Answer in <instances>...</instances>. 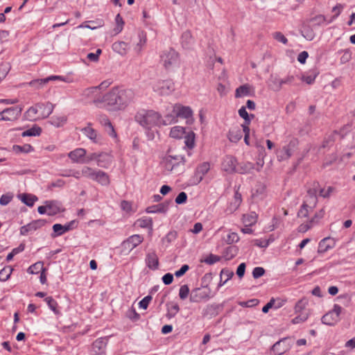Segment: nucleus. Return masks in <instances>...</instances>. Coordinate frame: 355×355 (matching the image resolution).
<instances>
[{
  "mask_svg": "<svg viewBox=\"0 0 355 355\" xmlns=\"http://www.w3.org/2000/svg\"><path fill=\"white\" fill-rule=\"evenodd\" d=\"M135 94L132 89L112 88L103 97V101L114 109H122L129 104L134 98Z\"/></svg>",
  "mask_w": 355,
  "mask_h": 355,
  "instance_id": "obj_1",
  "label": "nucleus"
},
{
  "mask_svg": "<svg viewBox=\"0 0 355 355\" xmlns=\"http://www.w3.org/2000/svg\"><path fill=\"white\" fill-rule=\"evenodd\" d=\"M136 121L145 128L161 126V114L152 110H141L135 115Z\"/></svg>",
  "mask_w": 355,
  "mask_h": 355,
  "instance_id": "obj_2",
  "label": "nucleus"
},
{
  "mask_svg": "<svg viewBox=\"0 0 355 355\" xmlns=\"http://www.w3.org/2000/svg\"><path fill=\"white\" fill-rule=\"evenodd\" d=\"M184 158L181 155L166 156L163 161L164 168L173 173L180 174L184 171Z\"/></svg>",
  "mask_w": 355,
  "mask_h": 355,
  "instance_id": "obj_3",
  "label": "nucleus"
},
{
  "mask_svg": "<svg viewBox=\"0 0 355 355\" xmlns=\"http://www.w3.org/2000/svg\"><path fill=\"white\" fill-rule=\"evenodd\" d=\"M316 191L309 190L306 200L297 213L300 218H306L311 212L317 204Z\"/></svg>",
  "mask_w": 355,
  "mask_h": 355,
  "instance_id": "obj_4",
  "label": "nucleus"
},
{
  "mask_svg": "<svg viewBox=\"0 0 355 355\" xmlns=\"http://www.w3.org/2000/svg\"><path fill=\"white\" fill-rule=\"evenodd\" d=\"M299 141L295 138H292L287 145L277 152V156L279 161H284L289 159L297 148Z\"/></svg>",
  "mask_w": 355,
  "mask_h": 355,
  "instance_id": "obj_5",
  "label": "nucleus"
},
{
  "mask_svg": "<svg viewBox=\"0 0 355 355\" xmlns=\"http://www.w3.org/2000/svg\"><path fill=\"white\" fill-rule=\"evenodd\" d=\"M144 241V237L140 234H134L129 236L121 244V254L127 255L134 248L137 247Z\"/></svg>",
  "mask_w": 355,
  "mask_h": 355,
  "instance_id": "obj_6",
  "label": "nucleus"
},
{
  "mask_svg": "<svg viewBox=\"0 0 355 355\" xmlns=\"http://www.w3.org/2000/svg\"><path fill=\"white\" fill-rule=\"evenodd\" d=\"M161 60L166 69H171L179 64L178 53L175 50L170 49L163 52L161 55Z\"/></svg>",
  "mask_w": 355,
  "mask_h": 355,
  "instance_id": "obj_7",
  "label": "nucleus"
},
{
  "mask_svg": "<svg viewBox=\"0 0 355 355\" xmlns=\"http://www.w3.org/2000/svg\"><path fill=\"white\" fill-rule=\"evenodd\" d=\"M153 89L161 96H168L175 91V84L171 80H158L154 83Z\"/></svg>",
  "mask_w": 355,
  "mask_h": 355,
  "instance_id": "obj_8",
  "label": "nucleus"
},
{
  "mask_svg": "<svg viewBox=\"0 0 355 355\" xmlns=\"http://www.w3.org/2000/svg\"><path fill=\"white\" fill-rule=\"evenodd\" d=\"M22 109L19 106L6 108L0 112V121H13L17 120L21 115Z\"/></svg>",
  "mask_w": 355,
  "mask_h": 355,
  "instance_id": "obj_9",
  "label": "nucleus"
},
{
  "mask_svg": "<svg viewBox=\"0 0 355 355\" xmlns=\"http://www.w3.org/2000/svg\"><path fill=\"white\" fill-rule=\"evenodd\" d=\"M173 111L176 112L178 118L185 119L188 123L193 121V111L190 107L177 103L173 105Z\"/></svg>",
  "mask_w": 355,
  "mask_h": 355,
  "instance_id": "obj_10",
  "label": "nucleus"
},
{
  "mask_svg": "<svg viewBox=\"0 0 355 355\" xmlns=\"http://www.w3.org/2000/svg\"><path fill=\"white\" fill-rule=\"evenodd\" d=\"M237 165L238 162L235 157L232 155H226L223 159L221 167L224 171L228 173H236Z\"/></svg>",
  "mask_w": 355,
  "mask_h": 355,
  "instance_id": "obj_11",
  "label": "nucleus"
},
{
  "mask_svg": "<svg viewBox=\"0 0 355 355\" xmlns=\"http://www.w3.org/2000/svg\"><path fill=\"white\" fill-rule=\"evenodd\" d=\"M291 344L287 338H284L276 342L271 347L274 355H282L291 348Z\"/></svg>",
  "mask_w": 355,
  "mask_h": 355,
  "instance_id": "obj_12",
  "label": "nucleus"
},
{
  "mask_svg": "<svg viewBox=\"0 0 355 355\" xmlns=\"http://www.w3.org/2000/svg\"><path fill=\"white\" fill-rule=\"evenodd\" d=\"M210 298L209 291L202 290L200 288L193 289L191 292L189 300L191 302L198 303L206 301Z\"/></svg>",
  "mask_w": 355,
  "mask_h": 355,
  "instance_id": "obj_13",
  "label": "nucleus"
},
{
  "mask_svg": "<svg viewBox=\"0 0 355 355\" xmlns=\"http://www.w3.org/2000/svg\"><path fill=\"white\" fill-rule=\"evenodd\" d=\"M209 170L210 164L209 162H203L198 165L195 171L193 184H198L200 183Z\"/></svg>",
  "mask_w": 355,
  "mask_h": 355,
  "instance_id": "obj_14",
  "label": "nucleus"
},
{
  "mask_svg": "<svg viewBox=\"0 0 355 355\" xmlns=\"http://www.w3.org/2000/svg\"><path fill=\"white\" fill-rule=\"evenodd\" d=\"M45 225L44 220H35L30 223L21 227L20 228V234L23 236L27 235L28 233L33 232L37 229L42 227Z\"/></svg>",
  "mask_w": 355,
  "mask_h": 355,
  "instance_id": "obj_15",
  "label": "nucleus"
},
{
  "mask_svg": "<svg viewBox=\"0 0 355 355\" xmlns=\"http://www.w3.org/2000/svg\"><path fill=\"white\" fill-rule=\"evenodd\" d=\"M86 150L83 148H77L68 153V157L73 163L85 164Z\"/></svg>",
  "mask_w": 355,
  "mask_h": 355,
  "instance_id": "obj_16",
  "label": "nucleus"
},
{
  "mask_svg": "<svg viewBox=\"0 0 355 355\" xmlns=\"http://www.w3.org/2000/svg\"><path fill=\"white\" fill-rule=\"evenodd\" d=\"M80 131L93 143L99 144L101 141V136L98 135L92 127L91 123H88L87 126L81 128Z\"/></svg>",
  "mask_w": 355,
  "mask_h": 355,
  "instance_id": "obj_17",
  "label": "nucleus"
},
{
  "mask_svg": "<svg viewBox=\"0 0 355 355\" xmlns=\"http://www.w3.org/2000/svg\"><path fill=\"white\" fill-rule=\"evenodd\" d=\"M98 121L105 128V131L110 137L114 138L116 137V133L114 128L106 115H99L98 116Z\"/></svg>",
  "mask_w": 355,
  "mask_h": 355,
  "instance_id": "obj_18",
  "label": "nucleus"
},
{
  "mask_svg": "<svg viewBox=\"0 0 355 355\" xmlns=\"http://www.w3.org/2000/svg\"><path fill=\"white\" fill-rule=\"evenodd\" d=\"M145 263L149 269L157 270L159 266V259L156 252L154 251L148 252L145 258Z\"/></svg>",
  "mask_w": 355,
  "mask_h": 355,
  "instance_id": "obj_19",
  "label": "nucleus"
},
{
  "mask_svg": "<svg viewBox=\"0 0 355 355\" xmlns=\"http://www.w3.org/2000/svg\"><path fill=\"white\" fill-rule=\"evenodd\" d=\"M336 245V241L333 238L326 237L322 239L318 244V252L324 253L329 250L332 249Z\"/></svg>",
  "mask_w": 355,
  "mask_h": 355,
  "instance_id": "obj_20",
  "label": "nucleus"
},
{
  "mask_svg": "<svg viewBox=\"0 0 355 355\" xmlns=\"http://www.w3.org/2000/svg\"><path fill=\"white\" fill-rule=\"evenodd\" d=\"M319 186L318 183L314 184V187L310 190L316 191V194L318 193L319 196L324 198H329L333 194L336 193V189L331 186H328L324 188H318Z\"/></svg>",
  "mask_w": 355,
  "mask_h": 355,
  "instance_id": "obj_21",
  "label": "nucleus"
},
{
  "mask_svg": "<svg viewBox=\"0 0 355 355\" xmlns=\"http://www.w3.org/2000/svg\"><path fill=\"white\" fill-rule=\"evenodd\" d=\"M38 104L39 115L41 119H46L53 112L54 105L50 102L40 103Z\"/></svg>",
  "mask_w": 355,
  "mask_h": 355,
  "instance_id": "obj_22",
  "label": "nucleus"
},
{
  "mask_svg": "<svg viewBox=\"0 0 355 355\" xmlns=\"http://www.w3.org/2000/svg\"><path fill=\"white\" fill-rule=\"evenodd\" d=\"M113 162V157L110 153H100L96 164L101 168H108Z\"/></svg>",
  "mask_w": 355,
  "mask_h": 355,
  "instance_id": "obj_23",
  "label": "nucleus"
},
{
  "mask_svg": "<svg viewBox=\"0 0 355 355\" xmlns=\"http://www.w3.org/2000/svg\"><path fill=\"white\" fill-rule=\"evenodd\" d=\"M51 80L62 81V76L53 75V76H50L46 78L34 80L31 81L29 83V85L39 88L40 87L42 86L43 85H44L45 83H47L48 82H49Z\"/></svg>",
  "mask_w": 355,
  "mask_h": 355,
  "instance_id": "obj_24",
  "label": "nucleus"
},
{
  "mask_svg": "<svg viewBox=\"0 0 355 355\" xmlns=\"http://www.w3.org/2000/svg\"><path fill=\"white\" fill-rule=\"evenodd\" d=\"M168 202H162L146 208V211L148 214L162 213L165 214L168 209Z\"/></svg>",
  "mask_w": 355,
  "mask_h": 355,
  "instance_id": "obj_25",
  "label": "nucleus"
},
{
  "mask_svg": "<svg viewBox=\"0 0 355 355\" xmlns=\"http://www.w3.org/2000/svg\"><path fill=\"white\" fill-rule=\"evenodd\" d=\"M93 180L97 182L102 186H107L110 184L109 175L103 171L96 170Z\"/></svg>",
  "mask_w": 355,
  "mask_h": 355,
  "instance_id": "obj_26",
  "label": "nucleus"
},
{
  "mask_svg": "<svg viewBox=\"0 0 355 355\" xmlns=\"http://www.w3.org/2000/svg\"><path fill=\"white\" fill-rule=\"evenodd\" d=\"M100 93V87H92L86 89L83 94L87 97L93 98L94 103H103V99L100 100L97 96Z\"/></svg>",
  "mask_w": 355,
  "mask_h": 355,
  "instance_id": "obj_27",
  "label": "nucleus"
},
{
  "mask_svg": "<svg viewBox=\"0 0 355 355\" xmlns=\"http://www.w3.org/2000/svg\"><path fill=\"white\" fill-rule=\"evenodd\" d=\"M107 345V340L105 338L96 339L92 344V349L96 354H102Z\"/></svg>",
  "mask_w": 355,
  "mask_h": 355,
  "instance_id": "obj_28",
  "label": "nucleus"
},
{
  "mask_svg": "<svg viewBox=\"0 0 355 355\" xmlns=\"http://www.w3.org/2000/svg\"><path fill=\"white\" fill-rule=\"evenodd\" d=\"M178 115L176 112L173 111V105L172 106V110L170 112L166 114L164 118L161 116L160 125H168L172 123H175L177 122Z\"/></svg>",
  "mask_w": 355,
  "mask_h": 355,
  "instance_id": "obj_29",
  "label": "nucleus"
},
{
  "mask_svg": "<svg viewBox=\"0 0 355 355\" xmlns=\"http://www.w3.org/2000/svg\"><path fill=\"white\" fill-rule=\"evenodd\" d=\"M129 49L130 46L128 44L123 41L115 42L112 44L113 51L121 55H125Z\"/></svg>",
  "mask_w": 355,
  "mask_h": 355,
  "instance_id": "obj_30",
  "label": "nucleus"
},
{
  "mask_svg": "<svg viewBox=\"0 0 355 355\" xmlns=\"http://www.w3.org/2000/svg\"><path fill=\"white\" fill-rule=\"evenodd\" d=\"M318 74L319 71L316 68L311 69L302 76L301 80L308 85H311L315 82V80Z\"/></svg>",
  "mask_w": 355,
  "mask_h": 355,
  "instance_id": "obj_31",
  "label": "nucleus"
},
{
  "mask_svg": "<svg viewBox=\"0 0 355 355\" xmlns=\"http://www.w3.org/2000/svg\"><path fill=\"white\" fill-rule=\"evenodd\" d=\"M227 137L231 142L236 143L242 138L243 131L238 126L233 127L230 130Z\"/></svg>",
  "mask_w": 355,
  "mask_h": 355,
  "instance_id": "obj_32",
  "label": "nucleus"
},
{
  "mask_svg": "<svg viewBox=\"0 0 355 355\" xmlns=\"http://www.w3.org/2000/svg\"><path fill=\"white\" fill-rule=\"evenodd\" d=\"M47 215L54 216L60 211V205L57 201H46Z\"/></svg>",
  "mask_w": 355,
  "mask_h": 355,
  "instance_id": "obj_33",
  "label": "nucleus"
},
{
  "mask_svg": "<svg viewBox=\"0 0 355 355\" xmlns=\"http://www.w3.org/2000/svg\"><path fill=\"white\" fill-rule=\"evenodd\" d=\"M44 301L46 302L49 308L53 312L55 315H61L60 308L59 307L58 302L51 296L46 297L44 299Z\"/></svg>",
  "mask_w": 355,
  "mask_h": 355,
  "instance_id": "obj_34",
  "label": "nucleus"
},
{
  "mask_svg": "<svg viewBox=\"0 0 355 355\" xmlns=\"http://www.w3.org/2000/svg\"><path fill=\"white\" fill-rule=\"evenodd\" d=\"M255 168V165L250 162L238 164L236 173L241 174L250 173Z\"/></svg>",
  "mask_w": 355,
  "mask_h": 355,
  "instance_id": "obj_35",
  "label": "nucleus"
},
{
  "mask_svg": "<svg viewBox=\"0 0 355 355\" xmlns=\"http://www.w3.org/2000/svg\"><path fill=\"white\" fill-rule=\"evenodd\" d=\"M26 117L30 121H35L37 119H41L39 115V107L38 104L37 103L33 107H31L26 112Z\"/></svg>",
  "mask_w": 355,
  "mask_h": 355,
  "instance_id": "obj_36",
  "label": "nucleus"
},
{
  "mask_svg": "<svg viewBox=\"0 0 355 355\" xmlns=\"http://www.w3.org/2000/svg\"><path fill=\"white\" fill-rule=\"evenodd\" d=\"M135 225L141 228H148L150 231L153 230V220L150 217L144 216L138 219Z\"/></svg>",
  "mask_w": 355,
  "mask_h": 355,
  "instance_id": "obj_37",
  "label": "nucleus"
},
{
  "mask_svg": "<svg viewBox=\"0 0 355 355\" xmlns=\"http://www.w3.org/2000/svg\"><path fill=\"white\" fill-rule=\"evenodd\" d=\"M239 116L245 120L243 124L241 125L242 128L244 126L249 127V125L251 122V119L254 117V114L249 115L248 112L246 111L245 107L243 106L239 110Z\"/></svg>",
  "mask_w": 355,
  "mask_h": 355,
  "instance_id": "obj_38",
  "label": "nucleus"
},
{
  "mask_svg": "<svg viewBox=\"0 0 355 355\" xmlns=\"http://www.w3.org/2000/svg\"><path fill=\"white\" fill-rule=\"evenodd\" d=\"M182 44L185 49H189L193 43V38L190 31H185L182 35Z\"/></svg>",
  "mask_w": 355,
  "mask_h": 355,
  "instance_id": "obj_39",
  "label": "nucleus"
},
{
  "mask_svg": "<svg viewBox=\"0 0 355 355\" xmlns=\"http://www.w3.org/2000/svg\"><path fill=\"white\" fill-rule=\"evenodd\" d=\"M257 220V214L254 211L245 214L243 216V222L245 227L252 226L256 223Z\"/></svg>",
  "mask_w": 355,
  "mask_h": 355,
  "instance_id": "obj_40",
  "label": "nucleus"
},
{
  "mask_svg": "<svg viewBox=\"0 0 355 355\" xmlns=\"http://www.w3.org/2000/svg\"><path fill=\"white\" fill-rule=\"evenodd\" d=\"M67 118L66 116H53L51 118L49 123L56 127L59 128L63 126L67 122Z\"/></svg>",
  "mask_w": 355,
  "mask_h": 355,
  "instance_id": "obj_41",
  "label": "nucleus"
},
{
  "mask_svg": "<svg viewBox=\"0 0 355 355\" xmlns=\"http://www.w3.org/2000/svg\"><path fill=\"white\" fill-rule=\"evenodd\" d=\"M308 304H309V300L307 298L304 297V298L300 300L296 303V304L295 306V313H301L308 312L306 310V308L308 306Z\"/></svg>",
  "mask_w": 355,
  "mask_h": 355,
  "instance_id": "obj_42",
  "label": "nucleus"
},
{
  "mask_svg": "<svg viewBox=\"0 0 355 355\" xmlns=\"http://www.w3.org/2000/svg\"><path fill=\"white\" fill-rule=\"evenodd\" d=\"M146 43V35L141 32L138 34V42L136 44V45L134 46V51L139 53L141 52L143 46Z\"/></svg>",
  "mask_w": 355,
  "mask_h": 355,
  "instance_id": "obj_43",
  "label": "nucleus"
},
{
  "mask_svg": "<svg viewBox=\"0 0 355 355\" xmlns=\"http://www.w3.org/2000/svg\"><path fill=\"white\" fill-rule=\"evenodd\" d=\"M242 202V196L241 194L239 192L238 189L235 191L234 200L230 203V209L233 211L236 210L240 206Z\"/></svg>",
  "mask_w": 355,
  "mask_h": 355,
  "instance_id": "obj_44",
  "label": "nucleus"
},
{
  "mask_svg": "<svg viewBox=\"0 0 355 355\" xmlns=\"http://www.w3.org/2000/svg\"><path fill=\"white\" fill-rule=\"evenodd\" d=\"M239 249L236 246L231 245L225 250L223 255L227 260H230L237 255Z\"/></svg>",
  "mask_w": 355,
  "mask_h": 355,
  "instance_id": "obj_45",
  "label": "nucleus"
},
{
  "mask_svg": "<svg viewBox=\"0 0 355 355\" xmlns=\"http://www.w3.org/2000/svg\"><path fill=\"white\" fill-rule=\"evenodd\" d=\"M250 93V86L245 84L239 87L236 89L235 96L236 98H241L243 96H249Z\"/></svg>",
  "mask_w": 355,
  "mask_h": 355,
  "instance_id": "obj_46",
  "label": "nucleus"
},
{
  "mask_svg": "<svg viewBox=\"0 0 355 355\" xmlns=\"http://www.w3.org/2000/svg\"><path fill=\"white\" fill-rule=\"evenodd\" d=\"M42 132V129L39 126L34 125L32 128L24 131L21 133L22 137H35L39 136Z\"/></svg>",
  "mask_w": 355,
  "mask_h": 355,
  "instance_id": "obj_47",
  "label": "nucleus"
},
{
  "mask_svg": "<svg viewBox=\"0 0 355 355\" xmlns=\"http://www.w3.org/2000/svg\"><path fill=\"white\" fill-rule=\"evenodd\" d=\"M21 200L27 206L33 207L37 198L34 195L24 193L21 196Z\"/></svg>",
  "mask_w": 355,
  "mask_h": 355,
  "instance_id": "obj_48",
  "label": "nucleus"
},
{
  "mask_svg": "<svg viewBox=\"0 0 355 355\" xmlns=\"http://www.w3.org/2000/svg\"><path fill=\"white\" fill-rule=\"evenodd\" d=\"M195 133L192 131L189 132L184 136V144L189 149H192L195 146Z\"/></svg>",
  "mask_w": 355,
  "mask_h": 355,
  "instance_id": "obj_49",
  "label": "nucleus"
},
{
  "mask_svg": "<svg viewBox=\"0 0 355 355\" xmlns=\"http://www.w3.org/2000/svg\"><path fill=\"white\" fill-rule=\"evenodd\" d=\"M40 272H45V268H44V263L42 261H38L31 265L28 268V272L31 274H37Z\"/></svg>",
  "mask_w": 355,
  "mask_h": 355,
  "instance_id": "obj_50",
  "label": "nucleus"
},
{
  "mask_svg": "<svg viewBox=\"0 0 355 355\" xmlns=\"http://www.w3.org/2000/svg\"><path fill=\"white\" fill-rule=\"evenodd\" d=\"M185 133V130L182 126H174L171 128L170 136L175 139H180Z\"/></svg>",
  "mask_w": 355,
  "mask_h": 355,
  "instance_id": "obj_51",
  "label": "nucleus"
},
{
  "mask_svg": "<svg viewBox=\"0 0 355 355\" xmlns=\"http://www.w3.org/2000/svg\"><path fill=\"white\" fill-rule=\"evenodd\" d=\"M321 320L323 324H327L329 326H332L338 322V320H336V318L334 317V315L332 314V313L331 311H329L327 313L324 315L322 317Z\"/></svg>",
  "mask_w": 355,
  "mask_h": 355,
  "instance_id": "obj_52",
  "label": "nucleus"
},
{
  "mask_svg": "<svg viewBox=\"0 0 355 355\" xmlns=\"http://www.w3.org/2000/svg\"><path fill=\"white\" fill-rule=\"evenodd\" d=\"M115 24L116 26L113 29L114 34H119L121 33L123 28L124 21L120 14H117L115 17Z\"/></svg>",
  "mask_w": 355,
  "mask_h": 355,
  "instance_id": "obj_53",
  "label": "nucleus"
},
{
  "mask_svg": "<svg viewBox=\"0 0 355 355\" xmlns=\"http://www.w3.org/2000/svg\"><path fill=\"white\" fill-rule=\"evenodd\" d=\"M167 311L166 316L168 318H172L179 312V305L177 303H171L168 305Z\"/></svg>",
  "mask_w": 355,
  "mask_h": 355,
  "instance_id": "obj_54",
  "label": "nucleus"
},
{
  "mask_svg": "<svg viewBox=\"0 0 355 355\" xmlns=\"http://www.w3.org/2000/svg\"><path fill=\"white\" fill-rule=\"evenodd\" d=\"M302 36L309 41L314 39L315 34L309 26H304L301 31Z\"/></svg>",
  "mask_w": 355,
  "mask_h": 355,
  "instance_id": "obj_55",
  "label": "nucleus"
},
{
  "mask_svg": "<svg viewBox=\"0 0 355 355\" xmlns=\"http://www.w3.org/2000/svg\"><path fill=\"white\" fill-rule=\"evenodd\" d=\"M310 21L312 23L313 26H321L323 24H328L326 17L322 15H317L311 19Z\"/></svg>",
  "mask_w": 355,
  "mask_h": 355,
  "instance_id": "obj_56",
  "label": "nucleus"
},
{
  "mask_svg": "<svg viewBox=\"0 0 355 355\" xmlns=\"http://www.w3.org/2000/svg\"><path fill=\"white\" fill-rule=\"evenodd\" d=\"M234 275V272L232 270L228 269V268H223L222 269V270L220 271V277L221 279H223V278L225 279H224V282L223 283L220 284L221 286H223L225 284H226V282L230 280Z\"/></svg>",
  "mask_w": 355,
  "mask_h": 355,
  "instance_id": "obj_57",
  "label": "nucleus"
},
{
  "mask_svg": "<svg viewBox=\"0 0 355 355\" xmlns=\"http://www.w3.org/2000/svg\"><path fill=\"white\" fill-rule=\"evenodd\" d=\"M177 238V232L175 231H170L162 238V241L168 246L171 243L174 241Z\"/></svg>",
  "mask_w": 355,
  "mask_h": 355,
  "instance_id": "obj_58",
  "label": "nucleus"
},
{
  "mask_svg": "<svg viewBox=\"0 0 355 355\" xmlns=\"http://www.w3.org/2000/svg\"><path fill=\"white\" fill-rule=\"evenodd\" d=\"M324 215V211L323 209L320 210L318 212L315 214L314 217L310 220L309 224L306 225V229L305 230H307L308 229L311 228L314 223H318V221L323 218Z\"/></svg>",
  "mask_w": 355,
  "mask_h": 355,
  "instance_id": "obj_59",
  "label": "nucleus"
},
{
  "mask_svg": "<svg viewBox=\"0 0 355 355\" xmlns=\"http://www.w3.org/2000/svg\"><path fill=\"white\" fill-rule=\"evenodd\" d=\"M281 78L277 76H271L270 78L269 85L272 87V89L275 91H279L282 86L280 84Z\"/></svg>",
  "mask_w": 355,
  "mask_h": 355,
  "instance_id": "obj_60",
  "label": "nucleus"
},
{
  "mask_svg": "<svg viewBox=\"0 0 355 355\" xmlns=\"http://www.w3.org/2000/svg\"><path fill=\"white\" fill-rule=\"evenodd\" d=\"M96 170L89 166H83L81 169L83 177L89 178L93 180Z\"/></svg>",
  "mask_w": 355,
  "mask_h": 355,
  "instance_id": "obj_61",
  "label": "nucleus"
},
{
  "mask_svg": "<svg viewBox=\"0 0 355 355\" xmlns=\"http://www.w3.org/2000/svg\"><path fill=\"white\" fill-rule=\"evenodd\" d=\"M224 240L226 243L232 244L234 243H237L239 241V236L236 232H229L227 234V236L224 238Z\"/></svg>",
  "mask_w": 355,
  "mask_h": 355,
  "instance_id": "obj_62",
  "label": "nucleus"
},
{
  "mask_svg": "<svg viewBox=\"0 0 355 355\" xmlns=\"http://www.w3.org/2000/svg\"><path fill=\"white\" fill-rule=\"evenodd\" d=\"M12 269L8 266L4 267L0 270V281L6 282L8 280L12 273Z\"/></svg>",
  "mask_w": 355,
  "mask_h": 355,
  "instance_id": "obj_63",
  "label": "nucleus"
},
{
  "mask_svg": "<svg viewBox=\"0 0 355 355\" xmlns=\"http://www.w3.org/2000/svg\"><path fill=\"white\" fill-rule=\"evenodd\" d=\"M338 135H339V134L337 132H334V133H332L331 135H329L328 137V138H327L323 141L322 148H324L331 146L334 144V141L336 140V137H338Z\"/></svg>",
  "mask_w": 355,
  "mask_h": 355,
  "instance_id": "obj_64",
  "label": "nucleus"
}]
</instances>
